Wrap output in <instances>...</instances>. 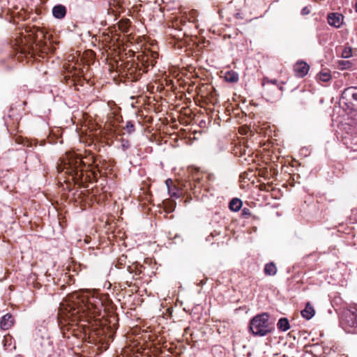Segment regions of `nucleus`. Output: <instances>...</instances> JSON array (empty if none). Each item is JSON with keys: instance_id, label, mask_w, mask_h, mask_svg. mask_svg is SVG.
Listing matches in <instances>:
<instances>
[{"instance_id": "1", "label": "nucleus", "mask_w": 357, "mask_h": 357, "mask_svg": "<svg viewBox=\"0 0 357 357\" xmlns=\"http://www.w3.org/2000/svg\"><path fill=\"white\" fill-rule=\"evenodd\" d=\"M250 329L255 335L265 336L272 331L273 326L269 321L268 314L262 313L252 319Z\"/></svg>"}, {"instance_id": "2", "label": "nucleus", "mask_w": 357, "mask_h": 357, "mask_svg": "<svg viewBox=\"0 0 357 357\" xmlns=\"http://www.w3.org/2000/svg\"><path fill=\"white\" fill-rule=\"evenodd\" d=\"M342 321L348 327H357V310L350 308L344 310L342 314Z\"/></svg>"}, {"instance_id": "3", "label": "nucleus", "mask_w": 357, "mask_h": 357, "mask_svg": "<svg viewBox=\"0 0 357 357\" xmlns=\"http://www.w3.org/2000/svg\"><path fill=\"white\" fill-rule=\"evenodd\" d=\"M342 99L349 103L357 102V86H350L345 89L342 93Z\"/></svg>"}, {"instance_id": "4", "label": "nucleus", "mask_w": 357, "mask_h": 357, "mask_svg": "<svg viewBox=\"0 0 357 357\" xmlns=\"http://www.w3.org/2000/svg\"><path fill=\"white\" fill-rule=\"evenodd\" d=\"M81 162L82 161L80 159L75 160V163L74 160H69L68 164H64V167L62 171L66 169V172H68L69 174H75V176H78L79 167L81 165Z\"/></svg>"}, {"instance_id": "5", "label": "nucleus", "mask_w": 357, "mask_h": 357, "mask_svg": "<svg viewBox=\"0 0 357 357\" xmlns=\"http://www.w3.org/2000/svg\"><path fill=\"white\" fill-rule=\"evenodd\" d=\"M309 68L310 66L304 61L297 62L294 66L295 74L299 77L305 76L308 73Z\"/></svg>"}, {"instance_id": "6", "label": "nucleus", "mask_w": 357, "mask_h": 357, "mask_svg": "<svg viewBox=\"0 0 357 357\" xmlns=\"http://www.w3.org/2000/svg\"><path fill=\"white\" fill-rule=\"evenodd\" d=\"M343 16L339 13H329L328 15V22L331 26L336 28L340 27L342 23Z\"/></svg>"}, {"instance_id": "7", "label": "nucleus", "mask_w": 357, "mask_h": 357, "mask_svg": "<svg viewBox=\"0 0 357 357\" xmlns=\"http://www.w3.org/2000/svg\"><path fill=\"white\" fill-rule=\"evenodd\" d=\"M14 324V318L11 314L7 313L0 320V327L2 330H8Z\"/></svg>"}, {"instance_id": "8", "label": "nucleus", "mask_w": 357, "mask_h": 357, "mask_svg": "<svg viewBox=\"0 0 357 357\" xmlns=\"http://www.w3.org/2000/svg\"><path fill=\"white\" fill-rule=\"evenodd\" d=\"M52 14L57 19H63L66 15V8L63 5H56L52 9Z\"/></svg>"}, {"instance_id": "9", "label": "nucleus", "mask_w": 357, "mask_h": 357, "mask_svg": "<svg viewBox=\"0 0 357 357\" xmlns=\"http://www.w3.org/2000/svg\"><path fill=\"white\" fill-rule=\"evenodd\" d=\"M301 315L307 320L310 319L314 315V307L310 303H307L305 309L301 311Z\"/></svg>"}, {"instance_id": "10", "label": "nucleus", "mask_w": 357, "mask_h": 357, "mask_svg": "<svg viewBox=\"0 0 357 357\" xmlns=\"http://www.w3.org/2000/svg\"><path fill=\"white\" fill-rule=\"evenodd\" d=\"M264 273L266 275H275L277 273V267L273 262L268 263L264 267Z\"/></svg>"}, {"instance_id": "11", "label": "nucleus", "mask_w": 357, "mask_h": 357, "mask_svg": "<svg viewBox=\"0 0 357 357\" xmlns=\"http://www.w3.org/2000/svg\"><path fill=\"white\" fill-rule=\"evenodd\" d=\"M242 206V202L238 198H234L229 203V208L233 211H238Z\"/></svg>"}, {"instance_id": "12", "label": "nucleus", "mask_w": 357, "mask_h": 357, "mask_svg": "<svg viewBox=\"0 0 357 357\" xmlns=\"http://www.w3.org/2000/svg\"><path fill=\"white\" fill-rule=\"evenodd\" d=\"M225 79L228 82H236L238 79V75L234 71H229L225 73Z\"/></svg>"}, {"instance_id": "13", "label": "nucleus", "mask_w": 357, "mask_h": 357, "mask_svg": "<svg viewBox=\"0 0 357 357\" xmlns=\"http://www.w3.org/2000/svg\"><path fill=\"white\" fill-rule=\"evenodd\" d=\"M277 326L278 328L282 331H286L289 328V323L287 318L280 319Z\"/></svg>"}, {"instance_id": "14", "label": "nucleus", "mask_w": 357, "mask_h": 357, "mask_svg": "<svg viewBox=\"0 0 357 357\" xmlns=\"http://www.w3.org/2000/svg\"><path fill=\"white\" fill-rule=\"evenodd\" d=\"M318 76L319 79L324 82H328L331 78V74L328 72H321Z\"/></svg>"}, {"instance_id": "15", "label": "nucleus", "mask_w": 357, "mask_h": 357, "mask_svg": "<svg viewBox=\"0 0 357 357\" xmlns=\"http://www.w3.org/2000/svg\"><path fill=\"white\" fill-rule=\"evenodd\" d=\"M171 197L178 198L181 195L180 190L176 187H173L171 189V192H168Z\"/></svg>"}, {"instance_id": "16", "label": "nucleus", "mask_w": 357, "mask_h": 357, "mask_svg": "<svg viewBox=\"0 0 357 357\" xmlns=\"http://www.w3.org/2000/svg\"><path fill=\"white\" fill-rule=\"evenodd\" d=\"M130 146V144L128 140L125 139H121V147L123 151L128 150Z\"/></svg>"}, {"instance_id": "17", "label": "nucleus", "mask_w": 357, "mask_h": 357, "mask_svg": "<svg viewBox=\"0 0 357 357\" xmlns=\"http://www.w3.org/2000/svg\"><path fill=\"white\" fill-rule=\"evenodd\" d=\"M126 130H127L128 132H129V133H131V132H134V130H135L134 125L131 121H128L126 123Z\"/></svg>"}, {"instance_id": "18", "label": "nucleus", "mask_w": 357, "mask_h": 357, "mask_svg": "<svg viewBox=\"0 0 357 357\" xmlns=\"http://www.w3.org/2000/svg\"><path fill=\"white\" fill-rule=\"evenodd\" d=\"M166 185L168 189V192H171V189L174 187L175 185H173V181L170 178L167 179L165 181Z\"/></svg>"}, {"instance_id": "19", "label": "nucleus", "mask_w": 357, "mask_h": 357, "mask_svg": "<svg viewBox=\"0 0 357 357\" xmlns=\"http://www.w3.org/2000/svg\"><path fill=\"white\" fill-rule=\"evenodd\" d=\"M70 312L72 313V315H75L80 312V310L79 307H75L73 306L70 307V309L69 310Z\"/></svg>"}, {"instance_id": "20", "label": "nucleus", "mask_w": 357, "mask_h": 357, "mask_svg": "<svg viewBox=\"0 0 357 357\" xmlns=\"http://www.w3.org/2000/svg\"><path fill=\"white\" fill-rule=\"evenodd\" d=\"M310 9L307 7H304L301 10V14L303 15H308L310 13Z\"/></svg>"}, {"instance_id": "21", "label": "nucleus", "mask_w": 357, "mask_h": 357, "mask_svg": "<svg viewBox=\"0 0 357 357\" xmlns=\"http://www.w3.org/2000/svg\"><path fill=\"white\" fill-rule=\"evenodd\" d=\"M349 52H350V51H349V52H347V51L344 52H343V56H344V58H348V57H349V56H350Z\"/></svg>"}, {"instance_id": "22", "label": "nucleus", "mask_w": 357, "mask_h": 357, "mask_svg": "<svg viewBox=\"0 0 357 357\" xmlns=\"http://www.w3.org/2000/svg\"><path fill=\"white\" fill-rule=\"evenodd\" d=\"M276 82L277 81L275 79H272V80L268 81V82H270V83L273 84H275L276 83Z\"/></svg>"}, {"instance_id": "23", "label": "nucleus", "mask_w": 357, "mask_h": 357, "mask_svg": "<svg viewBox=\"0 0 357 357\" xmlns=\"http://www.w3.org/2000/svg\"><path fill=\"white\" fill-rule=\"evenodd\" d=\"M355 9H356V11L357 12V0H356V5H355Z\"/></svg>"}]
</instances>
